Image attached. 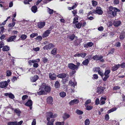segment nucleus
<instances>
[{
  "mask_svg": "<svg viewBox=\"0 0 125 125\" xmlns=\"http://www.w3.org/2000/svg\"><path fill=\"white\" fill-rule=\"evenodd\" d=\"M109 13L112 14L113 17H115L116 15L117 12H120V10L115 7H110L109 8Z\"/></svg>",
  "mask_w": 125,
  "mask_h": 125,
  "instance_id": "obj_1",
  "label": "nucleus"
},
{
  "mask_svg": "<svg viewBox=\"0 0 125 125\" xmlns=\"http://www.w3.org/2000/svg\"><path fill=\"white\" fill-rule=\"evenodd\" d=\"M40 59H36L33 60H30L28 61V63L30 65H32V63H34L33 64V66L37 68L38 66V64L37 62H38L40 61Z\"/></svg>",
  "mask_w": 125,
  "mask_h": 125,
  "instance_id": "obj_2",
  "label": "nucleus"
},
{
  "mask_svg": "<svg viewBox=\"0 0 125 125\" xmlns=\"http://www.w3.org/2000/svg\"><path fill=\"white\" fill-rule=\"evenodd\" d=\"M93 12L94 13H97L99 15H101L103 14V12L100 7H98L96 8L95 10H93Z\"/></svg>",
  "mask_w": 125,
  "mask_h": 125,
  "instance_id": "obj_3",
  "label": "nucleus"
},
{
  "mask_svg": "<svg viewBox=\"0 0 125 125\" xmlns=\"http://www.w3.org/2000/svg\"><path fill=\"white\" fill-rule=\"evenodd\" d=\"M46 114L47 118L48 117H49L51 118H54L57 116V115L56 114H53L52 113L50 112L46 113Z\"/></svg>",
  "mask_w": 125,
  "mask_h": 125,
  "instance_id": "obj_4",
  "label": "nucleus"
},
{
  "mask_svg": "<svg viewBox=\"0 0 125 125\" xmlns=\"http://www.w3.org/2000/svg\"><path fill=\"white\" fill-rule=\"evenodd\" d=\"M54 47V45L52 43H50L49 44L46 45L44 46L43 49L44 50H50L52 48H53Z\"/></svg>",
  "mask_w": 125,
  "mask_h": 125,
  "instance_id": "obj_5",
  "label": "nucleus"
},
{
  "mask_svg": "<svg viewBox=\"0 0 125 125\" xmlns=\"http://www.w3.org/2000/svg\"><path fill=\"white\" fill-rule=\"evenodd\" d=\"M45 84V83H43L42 85L41 86V88H44V90L45 91L47 92H49L51 90L50 88V87L47 86H46Z\"/></svg>",
  "mask_w": 125,
  "mask_h": 125,
  "instance_id": "obj_6",
  "label": "nucleus"
},
{
  "mask_svg": "<svg viewBox=\"0 0 125 125\" xmlns=\"http://www.w3.org/2000/svg\"><path fill=\"white\" fill-rule=\"evenodd\" d=\"M68 66L69 68L73 70H74L76 69H77L78 68L77 66L72 63H69Z\"/></svg>",
  "mask_w": 125,
  "mask_h": 125,
  "instance_id": "obj_7",
  "label": "nucleus"
},
{
  "mask_svg": "<svg viewBox=\"0 0 125 125\" xmlns=\"http://www.w3.org/2000/svg\"><path fill=\"white\" fill-rule=\"evenodd\" d=\"M8 84L6 81L1 82L0 83V87L4 88L8 85Z\"/></svg>",
  "mask_w": 125,
  "mask_h": 125,
  "instance_id": "obj_8",
  "label": "nucleus"
},
{
  "mask_svg": "<svg viewBox=\"0 0 125 125\" xmlns=\"http://www.w3.org/2000/svg\"><path fill=\"white\" fill-rule=\"evenodd\" d=\"M51 31L49 30H48L45 31L43 33L42 37L43 38L48 37Z\"/></svg>",
  "mask_w": 125,
  "mask_h": 125,
  "instance_id": "obj_9",
  "label": "nucleus"
},
{
  "mask_svg": "<svg viewBox=\"0 0 125 125\" xmlns=\"http://www.w3.org/2000/svg\"><path fill=\"white\" fill-rule=\"evenodd\" d=\"M49 77L51 80H55L57 76L54 73L52 74V73H50L49 74Z\"/></svg>",
  "mask_w": 125,
  "mask_h": 125,
  "instance_id": "obj_10",
  "label": "nucleus"
},
{
  "mask_svg": "<svg viewBox=\"0 0 125 125\" xmlns=\"http://www.w3.org/2000/svg\"><path fill=\"white\" fill-rule=\"evenodd\" d=\"M105 88L104 87H98L97 88V92L100 94L103 93Z\"/></svg>",
  "mask_w": 125,
  "mask_h": 125,
  "instance_id": "obj_11",
  "label": "nucleus"
},
{
  "mask_svg": "<svg viewBox=\"0 0 125 125\" xmlns=\"http://www.w3.org/2000/svg\"><path fill=\"white\" fill-rule=\"evenodd\" d=\"M50 118L49 117L47 118V120L48 122L47 123V125H53V122L54 120L53 119H52L51 121H50Z\"/></svg>",
  "mask_w": 125,
  "mask_h": 125,
  "instance_id": "obj_12",
  "label": "nucleus"
},
{
  "mask_svg": "<svg viewBox=\"0 0 125 125\" xmlns=\"http://www.w3.org/2000/svg\"><path fill=\"white\" fill-rule=\"evenodd\" d=\"M16 38V36H11L7 39V42H10L14 41V40H15Z\"/></svg>",
  "mask_w": 125,
  "mask_h": 125,
  "instance_id": "obj_13",
  "label": "nucleus"
},
{
  "mask_svg": "<svg viewBox=\"0 0 125 125\" xmlns=\"http://www.w3.org/2000/svg\"><path fill=\"white\" fill-rule=\"evenodd\" d=\"M39 78L38 76L37 75H35L34 76L31 77V81L32 82H35Z\"/></svg>",
  "mask_w": 125,
  "mask_h": 125,
  "instance_id": "obj_14",
  "label": "nucleus"
},
{
  "mask_svg": "<svg viewBox=\"0 0 125 125\" xmlns=\"http://www.w3.org/2000/svg\"><path fill=\"white\" fill-rule=\"evenodd\" d=\"M66 74L64 73H60L57 75V77L61 79L64 78L66 77Z\"/></svg>",
  "mask_w": 125,
  "mask_h": 125,
  "instance_id": "obj_15",
  "label": "nucleus"
},
{
  "mask_svg": "<svg viewBox=\"0 0 125 125\" xmlns=\"http://www.w3.org/2000/svg\"><path fill=\"white\" fill-rule=\"evenodd\" d=\"M32 104V103L31 101V100H29L25 104V105L29 107L30 109H31L32 108L31 106Z\"/></svg>",
  "mask_w": 125,
  "mask_h": 125,
  "instance_id": "obj_16",
  "label": "nucleus"
},
{
  "mask_svg": "<svg viewBox=\"0 0 125 125\" xmlns=\"http://www.w3.org/2000/svg\"><path fill=\"white\" fill-rule=\"evenodd\" d=\"M121 24V22L120 21H117L115 20L113 23V25L115 26L118 27Z\"/></svg>",
  "mask_w": 125,
  "mask_h": 125,
  "instance_id": "obj_17",
  "label": "nucleus"
},
{
  "mask_svg": "<svg viewBox=\"0 0 125 125\" xmlns=\"http://www.w3.org/2000/svg\"><path fill=\"white\" fill-rule=\"evenodd\" d=\"M45 22H39L38 25V27L39 28L41 29L45 26Z\"/></svg>",
  "mask_w": 125,
  "mask_h": 125,
  "instance_id": "obj_18",
  "label": "nucleus"
},
{
  "mask_svg": "<svg viewBox=\"0 0 125 125\" xmlns=\"http://www.w3.org/2000/svg\"><path fill=\"white\" fill-rule=\"evenodd\" d=\"M103 58V57L102 56H98L96 55L93 57V59L95 60H100Z\"/></svg>",
  "mask_w": 125,
  "mask_h": 125,
  "instance_id": "obj_19",
  "label": "nucleus"
},
{
  "mask_svg": "<svg viewBox=\"0 0 125 125\" xmlns=\"http://www.w3.org/2000/svg\"><path fill=\"white\" fill-rule=\"evenodd\" d=\"M82 21H81L79 22H77L76 23H75L74 24H75V25L76 28L78 29H80L81 28L82 26Z\"/></svg>",
  "mask_w": 125,
  "mask_h": 125,
  "instance_id": "obj_20",
  "label": "nucleus"
},
{
  "mask_svg": "<svg viewBox=\"0 0 125 125\" xmlns=\"http://www.w3.org/2000/svg\"><path fill=\"white\" fill-rule=\"evenodd\" d=\"M93 45V44L92 42H89L85 44L84 46V47L87 48L88 47H92Z\"/></svg>",
  "mask_w": 125,
  "mask_h": 125,
  "instance_id": "obj_21",
  "label": "nucleus"
},
{
  "mask_svg": "<svg viewBox=\"0 0 125 125\" xmlns=\"http://www.w3.org/2000/svg\"><path fill=\"white\" fill-rule=\"evenodd\" d=\"M47 103L49 104H52L53 102V98L51 96L48 97L47 99Z\"/></svg>",
  "mask_w": 125,
  "mask_h": 125,
  "instance_id": "obj_22",
  "label": "nucleus"
},
{
  "mask_svg": "<svg viewBox=\"0 0 125 125\" xmlns=\"http://www.w3.org/2000/svg\"><path fill=\"white\" fill-rule=\"evenodd\" d=\"M4 95L5 96H8L10 98L13 99L14 98V95L11 93H6Z\"/></svg>",
  "mask_w": 125,
  "mask_h": 125,
  "instance_id": "obj_23",
  "label": "nucleus"
},
{
  "mask_svg": "<svg viewBox=\"0 0 125 125\" xmlns=\"http://www.w3.org/2000/svg\"><path fill=\"white\" fill-rule=\"evenodd\" d=\"M79 101L77 99H74L71 101L69 102V104L71 105H73L74 104H76L79 102Z\"/></svg>",
  "mask_w": 125,
  "mask_h": 125,
  "instance_id": "obj_24",
  "label": "nucleus"
},
{
  "mask_svg": "<svg viewBox=\"0 0 125 125\" xmlns=\"http://www.w3.org/2000/svg\"><path fill=\"white\" fill-rule=\"evenodd\" d=\"M70 116V115L68 114L67 113L64 114L63 116V118L64 120L69 118Z\"/></svg>",
  "mask_w": 125,
  "mask_h": 125,
  "instance_id": "obj_25",
  "label": "nucleus"
},
{
  "mask_svg": "<svg viewBox=\"0 0 125 125\" xmlns=\"http://www.w3.org/2000/svg\"><path fill=\"white\" fill-rule=\"evenodd\" d=\"M106 100V98L102 97L100 100V102L101 104H104L105 103V101Z\"/></svg>",
  "mask_w": 125,
  "mask_h": 125,
  "instance_id": "obj_26",
  "label": "nucleus"
},
{
  "mask_svg": "<svg viewBox=\"0 0 125 125\" xmlns=\"http://www.w3.org/2000/svg\"><path fill=\"white\" fill-rule=\"evenodd\" d=\"M37 9V7L35 6H33L31 8L32 11L34 13L36 12Z\"/></svg>",
  "mask_w": 125,
  "mask_h": 125,
  "instance_id": "obj_27",
  "label": "nucleus"
},
{
  "mask_svg": "<svg viewBox=\"0 0 125 125\" xmlns=\"http://www.w3.org/2000/svg\"><path fill=\"white\" fill-rule=\"evenodd\" d=\"M15 112L18 116H20V114L21 113L20 110L19 109H16L14 110Z\"/></svg>",
  "mask_w": 125,
  "mask_h": 125,
  "instance_id": "obj_28",
  "label": "nucleus"
},
{
  "mask_svg": "<svg viewBox=\"0 0 125 125\" xmlns=\"http://www.w3.org/2000/svg\"><path fill=\"white\" fill-rule=\"evenodd\" d=\"M120 65L118 64L112 67V70L113 71H115L117 70L118 68L119 67Z\"/></svg>",
  "mask_w": 125,
  "mask_h": 125,
  "instance_id": "obj_29",
  "label": "nucleus"
},
{
  "mask_svg": "<svg viewBox=\"0 0 125 125\" xmlns=\"http://www.w3.org/2000/svg\"><path fill=\"white\" fill-rule=\"evenodd\" d=\"M60 84L58 81H56L55 83L54 86L56 88H58L60 87Z\"/></svg>",
  "mask_w": 125,
  "mask_h": 125,
  "instance_id": "obj_30",
  "label": "nucleus"
},
{
  "mask_svg": "<svg viewBox=\"0 0 125 125\" xmlns=\"http://www.w3.org/2000/svg\"><path fill=\"white\" fill-rule=\"evenodd\" d=\"M8 125H17V122H8Z\"/></svg>",
  "mask_w": 125,
  "mask_h": 125,
  "instance_id": "obj_31",
  "label": "nucleus"
},
{
  "mask_svg": "<svg viewBox=\"0 0 125 125\" xmlns=\"http://www.w3.org/2000/svg\"><path fill=\"white\" fill-rule=\"evenodd\" d=\"M57 48H53L52 51V54L53 55H55L57 53Z\"/></svg>",
  "mask_w": 125,
  "mask_h": 125,
  "instance_id": "obj_32",
  "label": "nucleus"
},
{
  "mask_svg": "<svg viewBox=\"0 0 125 125\" xmlns=\"http://www.w3.org/2000/svg\"><path fill=\"white\" fill-rule=\"evenodd\" d=\"M9 47L7 46H4L2 49L3 51H7L9 50Z\"/></svg>",
  "mask_w": 125,
  "mask_h": 125,
  "instance_id": "obj_33",
  "label": "nucleus"
},
{
  "mask_svg": "<svg viewBox=\"0 0 125 125\" xmlns=\"http://www.w3.org/2000/svg\"><path fill=\"white\" fill-rule=\"evenodd\" d=\"M125 36V33L124 32H122L120 36V39L121 40L123 39Z\"/></svg>",
  "mask_w": 125,
  "mask_h": 125,
  "instance_id": "obj_34",
  "label": "nucleus"
},
{
  "mask_svg": "<svg viewBox=\"0 0 125 125\" xmlns=\"http://www.w3.org/2000/svg\"><path fill=\"white\" fill-rule=\"evenodd\" d=\"M75 17L74 18L73 21V24L76 23L77 22H78V16L76 15L75 16Z\"/></svg>",
  "mask_w": 125,
  "mask_h": 125,
  "instance_id": "obj_35",
  "label": "nucleus"
},
{
  "mask_svg": "<svg viewBox=\"0 0 125 125\" xmlns=\"http://www.w3.org/2000/svg\"><path fill=\"white\" fill-rule=\"evenodd\" d=\"M89 62V60L87 59H86L84 61L82 62V63L84 65H88Z\"/></svg>",
  "mask_w": 125,
  "mask_h": 125,
  "instance_id": "obj_36",
  "label": "nucleus"
},
{
  "mask_svg": "<svg viewBox=\"0 0 125 125\" xmlns=\"http://www.w3.org/2000/svg\"><path fill=\"white\" fill-rule=\"evenodd\" d=\"M117 109V108L116 107H114L113 108L109 110L107 112L109 114L111 112L114 111H115Z\"/></svg>",
  "mask_w": 125,
  "mask_h": 125,
  "instance_id": "obj_37",
  "label": "nucleus"
},
{
  "mask_svg": "<svg viewBox=\"0 0 125 125\" xmlns=\"http://www.w3.org/2000/svg\"><path fill=\"white\" fill-rule=\"evenodd\" d=\"M60 95L61 97H64L66 95V93L64 92H62L60 93Z\"/></svg>",
  "mask_w": 125,
  "mask_h": 125,
  "instance_id": "obj_38",
  "label": "nucleus"
},
{
  "mask_svg": "<svg viewBox=\"0 0 125 125\" xmlns=\"http://www.w3.org/2000/svg\"><path fill=\"white\" fill-rule=\"evenodd\" d=\"M75 37V35L74 34H73L69 35V38L71 39V40L72 41L74 39Z\"/></svg>",
  "mask_w": 125,
  "mask_h": 125,
  "instance_id": "obj_39",
  "label": "nucleus"
},
{
  "mask_svg": "<svg viewBox=\"0 0 125 125\" xmlns=\"http://www.w3.org/2000/svg\"><path fill=\"white\" fill-rule=\"evenodd\" d=\"M69 83L72 86L74 87L76 85L77 83L76 82H74V83L72 82V81L70 80L69 82Z\"/></svg>",
  "mask_w": 125,
  "mask_h": 125,
  "instance_id": "obj_40",
  "label": "nucleus"
},
{
  "mask_svg": "<svg viewBox=\"0 0 125 125\" xmlns=\"http://www.w3.org/2000/svg\"><path fill=\"white\" fill-rule=\"evenodd\" d=\"M41 89L42 90L41 91H40L39 92H38V94L39 95H41L42 94H45V92L44 90H42L43 88H40V89Z\"/></svg>",
  "mask_w": 125,
  "mask_h": 125,
  "instance_id": "obj_41",
  "label": "nucleus"
},
{
  "mask_svg": "<svg viewBox=\"0 0 125 125\" xmlns=\"http://www.w3.org/2000/svg\"><path fill=\"white\" fill-rule=\"evenodd\" d=\"M75 112L79 115H82L83 113V112L78 109H77L76 111Z\"/></svg>",
  "mask_w": 125,
  "mask_h": 125,
  "instance_id": "obj_42",
  "label": "nucleus"
},
{
  "mask_svg": "<svg viewBox=\"0 0 125 125\" xmlns=\"http://www.w3.org/2000/svg\"><path fill=\"white\" fill-rule=\"evenodd\" d=\"M100 70V68L99 67H94L93 69V71L94 72H98Z\"/></svg>",
  "mask_w": 125,
  "mask_h": 125,
  "instance_id": "obj_43",
  "label": "nucleus"
},
{
  "mask_svg": "<svg viewBox=\"0 0 125 125\" xmlns=\"http://www.w3.org/2000/svg\"><path fill=\"white\" fill-rule=\"evenodd\" d=\"M64 124V122H57L55 123V125H63Z\"/></svg>",
  "mask_w": 125,
  "mask_h": 125,
  "instance_id": "obj_44",
  "label": "nucleus"
},
{
  "mask_svg": "<svg viewBox=\"0 0 125 125\" xmlns=\"http://www.w3.org/2000/svg\"><path fill=\"white\" fill-rule=\"evenodd\" d=\"M110 72V70H105L104 73V75H110L109 74Z\"/></svg>",
  "mask_w": 125,
  "mask_h": 125,
  "instance_id": "obj_45",
  "label": "nucleus"
},
{
  "mask_svg": "<svg viewBox=\"0 0 125 125\" xmlns=\"http://www.w3.org/2000/svg\"><path fill=\"white\" fill-rule=\"evenodd\" d=\"M48 8L47 11L48 13L50 14H52L53 12V10L49 8Z\"/></svg>",
  "mask_w": 125,
  "mask_h": 125,
  "instance_id": "obj_46",
  "label": "nucleus"
},
{
  "mask_svg": "<svg viewBox=\"0 0 125 125\" xmlns=\"http://www.w3.org/2000/svg\"><path fill=\"white\" fill-rule=\"evenodd\" d=\"M38 34L37 33H32L30 35V37L31 38H33L35 36H38Z\"/></svg>",
  "mask_w": 125,
  "mask_h": 125,
  "instance_id": "obj_47",
  "label": "nucleus"
},
{
  "mask_svg": "<svg viewBox=\"0 0 125 125\" xmlns=\"http://www.w3.org/2000/svg\"><path fill=\"white\" fill-rule=\"evenodd\" d=\"M90 122L89 119H87L85 121V125H89Z\"/></svg>",
  "mask_w": 125,
  "mask_h": 125,
  "instance_id": "obj_48",
  "label": "nucleus"
},
{
  "mask_svg": "<svg viewBox=\"0 0 125 125\" xmlns=\"http://www.w3.org/2000/svg\"><path fill=\"white\" fill-rule=\"evenodd\" d=\"M104 75L105 76L103 78V79L104 81H105L107 80V79L109 77L110 75Z\"/></svg>",
  "mask_w": 125,
  "mask_h": 125,
  "instance_id": "obj_49",
  "label": "nucleus"
},
{
  "mask_svg": "<svg viewBox=\"0 0 125 125\" xmlns=\"http://www.w3.org/2000/svg\"><path fill=\"white\" fill-rule=\"evenodd\" d=\"M114 46L117 47H120L121 46V43L119 42H116L114 44Z\"/></svg>",
  "mask_w": 125,
  "mask_h": 125,
  "instance_id": "obj_50",
  "label": "nucleus"
},
{
  "mask_svg": "<svg viewBox=\"0 0 125 125\" xmlns=\"http://www.w3.org/2000/svg\"><path fill=\"white\" fill-rule=\"evenodd\" d=\"M86 107V109L87 110H90L93 108V106H91L85 105Z\"/></svg>",
  "mask_w": 125,
  "mask_h": 125,
  "instance_id": "obj_51",
  "label": "nucleus"
},
{
  "mask_svg": "<svg viewBox=\"0 0 125 125\" xmlns=\"http://www.w3.org/2000/svg\"><path fill=\"white\" fill-rule=\"evenodd\" d=\"M92 3L93 5L94 6H95L97 4V2L96 1L92 0Z\"/></svg>",
  "mask_w": 125,
  "mask_h": 125,
  "instance_id": "obj_52",
  "label": "nucleus"
},
{
  "mask_svg": "<svg viewBox=\"0 0 125 125\" xmlns=\"http://www.w3.org/2000/svg\"><path fill=\"white\" fill-rule=\"evenodd\" d=\"M21 37L22 40H24L26 39L27 37V36L23 34L21 35Z\"/></svg>",
  "mask_w": 125,
  "mask_h": 125,
  "instance_id": "obj_53",
  "label": "nucleus"
},
{
  "mask_svg": "<svg viewBox=\"0 0 125 125\" xmlns=\"http://www.w3.org/2000/svg\"><path fill=\"white\" fill-rule=\"evenodd\" d=\"M7 75V76H10L11 75V73L9 70H7L6 72Z\"/></svg>",
  "mask_w": 125,
  "mask_h": 125,
  "instance_id": "obj_54",
  "label": "nucleus"
},
{
  "mask_svg": "<svg viewBox=\"0 0 125 125\" xmlns=\"http://www.w3.org/2000/svg\"><path fill=\"white\" fill-rule=\"evenodd\" d=\"M98 75L96 74H94L93 75L92 78L93 79H97L98 78Z\"/></svg>",
  "mask_w": 125,
  "mask_h": 125,
  "instance_id": "obj_55",
  "label": "nucleus"
},
{
  "mask_svg": "<svg viewBox=\"0 0 125 125\" xmlns=\"http://www.w3.org/2000/svg\"><path fill=\"white\" fill-rule=\"evenodd\" d=\"M0 34L2 33L4 31V28L3 27H1L0 28Z\"/></svg>",
  "mask_w": 125,
  "mask_h": 125,
  "instance_id": "obj_56",
  "label": "nucleus"
},
{
  "mask_svg": "<svg viewBox=\"0 0 125 125\" xmlns=\"http://www.w3.org/2000/svg\"><path fill=\"white\" fill-rule=\"evenodd\" d=\"M91 100L90 99H88L85 102V104L86 105L90 103L91 102Z\"/></svg>",
  "mask_w": 125,
  "mask_h": 125,
  "instance_id": "obj_57",
  "label": "nucleus"
},
{
  "mask_svg": "<svg viewBox=\"0 0 125 125\" xmlns=\"http://www.w3.org/2000/svg\"><path fill=\"white\" fill-rule=\"evenodd\" d=\"M86 55V53H83L80 54V56L82 58H84Z\"/></svg>",
  "mask_w": 125,
  "mask_h": 125,
  "instance_id": "obj_58",
  "label": "nucleus"
},
{
  "mask_svg": "<svg viewBox=\"0 0 125 125\" xmlns=\"http://www.w3.org/2000/svg\"><path fill=\"white\" fill-rule=\"evenodd\" d=\"M36 40H41L42 39V37L40 36H38L35 38Z\"/></svg>",
  "mask_w": 125,
  "mask_h": 125,
  "instance_id": "obj_59",
  "label": "nucleus"
},
{
  "mask_svg": "<svg viewBox=\"0 0 125 125\" xmlns=\"http://www.w3.org/2000/svg\"><path fill=\"white\" fill-rule=\"evenodd\" d=\"M98 72V74H99L102 77L103 76L104 74L101 71H100H100H99Z\"/></svg>",
  "mask_w": 125,
  "mask_h": 125,
  "instance_id": "obj_60",
  "label": "nucleus"
},
{
  "mask_svg": "<svg viewBox=\"0 0 125 125\" xmlns=\"http://www.w3.org/2000/svg\"><path fill=\"white\" fill-rule=\"evenodd\" d=\"M95 104L96 105L98 104L99 103V99L98 98H97L95 100Z\"/></svg>",
  "mask_w": 125,
  "mask_h": 125,
  "instance_id": "obj_61",
  "label": "nucleus"
},
{
  "mask_svg": "<svg viewBox=\"0 0 125 125\" xmlns=\"http://www.w3.org/2000/svg\"><path fill=\"white\" fill-rule=\"evenodd\" d=\"M36 121L35 119H34L31 123V125H36Z\"/></svg>",
  "mask_w": 125,
  "mask_h": 125,
  "instance_id": "obj_62",
  "label": "nucleus"
},
{
  "mask_svg": "<svg viewBox=\"0 0 125 125\" xmlns=\"http://www.w3.org/2000/svg\"><path fill=\"white\" fill-rule=\"evenodd\" d=\"M114 4L117 5L119 3V2L118 0H114Z\"/></svg>",
  "mask_w": 125,
  "mask_h": 125,
  "instance_id": "obj_63",
  "label": "nucleus"
},
{
  "mask_svg": "<svg viewBox=\"0 0 125 125\" xmlns=\"http://www.w3.org/2000/svg\"><path fill=\"white\" fill-rule=\"evenodd\" d=\"M98 30L99 31H101L103 30V28L102 26H101L98 28Z\"/></svg>",
  "mask_w": 125,
  "mask_h": 125,
  "instance_id": "obj_64",
  "label": "nucleus"
}]
</instances>
